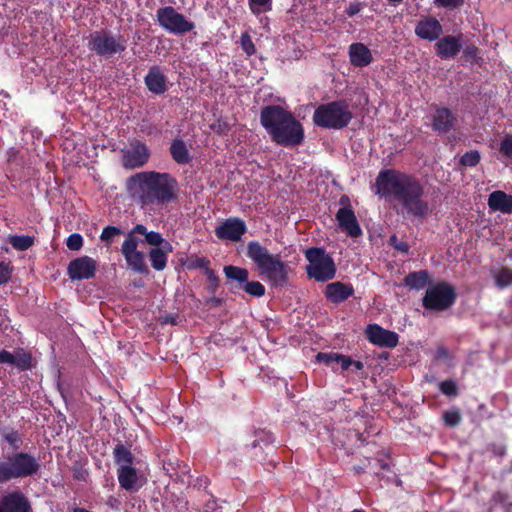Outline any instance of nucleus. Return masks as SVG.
<instances>
[{
    "label": "nucleus",
    "instance_id": "obj_27",
    "mask_svg": "<svg viewBox=\"0 0 512 512\" xmlns=\"http://www.w3.org/2000/svg\"><path fill=\"white\" fill-rule=\"evenodd\" d=\"M126 260L128 266L139 274H147L149 272L148 266L145 263L144 253L135 250L128 252H121Z\"/></svg>",
    "mask_w": 512,
    "mask_h": 512
},
{
    "label": "nucleus",
    "instance_id": "obj_4",
    "mask_svg": "<svg viewBox=\"0 0 512 512\" xmlns=\"http://www.w3.org/2000/svg\"><path fill=\"white\" fill-rule=\"evenodd\" d=\"M247 257L256 264L260 274L266 276L274 285H283L287 281L286 264L278 254L269 253L258 241L248 243Z\"/></svg>",
    "mask_w": 512,
    "mask_h": 512
},
{
    "label": "nucleus",
    "instance_id": "obj_56",
    "mask_svg": "<svg viewBox=\"0 0 512 512\" xmlns=\"http://www.w3.org/2000/svg\"><path fill=\"white\" fill-rule=\"evenodd\" d=\"M372 469L375 474H378L380 470H390V465L383 459H376Z\"/></svg>",
    "mask_w": 512,
    "mask_h": 512
},
{
    "label": "nucleus",
    "instance_id": "obj_58",
    "mask_svg": "<svg viewBox=\"0 0 512 512\" xmlns=\"http://www.w3.org/2000/svg\"><path fill=\"white\" fill-rule=\"evenodd\" d=\"M339 363L342 370H348L352 365V358L343 354H339Z\"/></svg>",
    "mask_w": 512,
    "mask_h": 512
},
{
    "label": "nucleus",
    "instance_id": "obj_31",
    "mask_svg": "<svg viewBox=\"0 0 512 512\" xmlns=\"http://www.w3.org/2000/svg\"><path fill=\"white\" fill-rule=\"evenodd\" d=\"M114 462L118 467L133 465L134 455L122 442H118L113 449Z\"/></svg>",
    "mask_w": 512,
    "mask_h": 512
},
{
    "label": "nucleus",
    "instance_id": "obj_59",
    "mask_svg": "<svg viewBox=\"0 0 512 512\" xmlns=\"http://www.w3.org/2000/svg\"><path fill=\"white\" fill-rule=\"evenodd\" d=\"M159 249H162V252L168 257V255L170 253L173 252V246L171 245L170 242H168L167 240H165L163 238V243H161V245L158 247Z\"/></svg>",
    "mask_w": 512,
    "mask_h": 512
},
{
    "label": "nucleus",
    "instance_id": "obj_62",
    "mask_svg": "<svg viewBox=\"0 0 512 512\" xmlns=\"http://www.w3.org/2000/svg\"><path fill=\"white\" fill-rule=\"evenodd\" d=\"M438 354L440 356L446 357L448 355V351L444 347H441L438 349Z\"/></svg>",
    "mask_w": 512,
    "mask_h": 512
},
{
    "label": "nucleus",
    "instance_id": "obj_22",
    "mask_svg": "<svg viewBox=\"0 0 512 512\" xmlns=\"http://www.w3.org/2000/svg\"><path fill=\"white\" fill-rule=\"evenodd\" d=\"M144 82L147 89L153 94L162 95L168 90L167 77L158 65H153L149 68Z\"/></svg>",
    "mask_w": 512,
    "mask_h": 512
},
{
    "label": "nucleus",
    "instance_id": "obj_20",
    "mask_svg": "<svg viewBox=\"0 0 512 512\" xmlns=\"http://www.w3.org/2000/svg\"><path fill=\"white\" fill-rule=\"evenodd\" d=\"M457 116L448 108H437L432 114V129L439 134H447L455 128Z\"/></svg>",
    "mask_w": 512,
    "mask_h": 512
},
{
    "label": "nucleus",
    "instance_id": "obj_19",
    "mask_svg": "<svg viewBox=\"0 0 512 512\" xmlns=\"http://www.w3.org/2000/svg\"><path fill=\"white\" fill-rule=\"evenodd\" d=\"M0 512H33V509L28 497L16 490L1 497Z\"/></svg>",
    "mask_w": 512,
    "mask_h": 512
},
{
    "label": "nucleus",
    "instance_id": "obj_16",
    "mask_svg": "<svg viewBox=\"0 0 512 512\" xmlns=\"http://www.w3.org/2000/svg\"><path fill=\"white\" fill-rule=\"evenodd\" d=\"M0 364L12 366L19 371L31 370L34 366L31 352L23 348H16L13 352L0 350Z\"/></svg>",
    "mask_w": 512,
    "mask_h": 512
},
{
    "label": "nucleus",
    "instance_id": "obj_43",
    "mask_svg": "<svg viewBox=\"0 0 512 512\" xmlns=\"http://www.w3.org/2000/svg\"><path fill=\"white\" fill-rule=\"evenodd\" d=\"M240 44H241L242 50L248 56H252L255 54V52H256L255 45L252 41L251 36L247 32L242 33V35L240 37Z\"/></svg>",
    "mask_w": 512,
    "mask_h": 512
},
{
    "label": "nucleus",
    "instance_id": "obj_57",
    "mask_svg": "<svg viewBox=\"0 0 512 512\" xmlns=\"http://www.w3.org/2000/svg\"><path fill=\"white\" fill-rule=\"evenodd\" d=\"M224 299L219 297H210L205 301L207 307L211 308H219L223 305Z\"/></svg>",
    "mask_w": 512,
    "mask_h": 512
},
{
    "label": "nucleus",
    "instance_id": "obj_7",
    "mask_svg": "<svg viewBox=\"0 0 512 512\" xmlns=\"http://www.w3.org/2000/svg\"><path fill=\"white\" fill-rule=\"evenodd\" d=\"M309 264L306 273L310 279L317 282H327L333 279L337 269L333 258L322 247H310L304 252Z\"/></svg>",
    "mask_w": 512,
    "mask_h": 512
},
{
    "label": "nucleus",
    "instance_id": "obj_8",
    "mask_svg": "<svg viewBox=\"0 0 512 512\" xmlns=\"http://www.w3.org/2000/svg\"><path fill=\"white\" fill-rule=\"evenodd\" d=\"M457 293L453 285L440 281L426 289L422 305L426 310L445 311L455 303Z\"/></svg>",
    "mask_w": 512,
    "mask_h": 512
},
{
    "label": "nucleus",
    "instance_id": "obj_41",
    "mask_svg": "<svg viewBox=\"0 0 512 512\" xmlns=\"http://www.w3.org/2000/svg\"><path fill=\"white\" fill-rule=\"evenodd\" d=\"M272 0H248V5L251 12L255 15H258L262 8L266 10L271 9Z\"/></svg>",
    "mask_w": 512,
    "mask_h": 512
},
{
    "label": "nucleus",
    "instance_id": "obj_21",
    "mask_svg": "<svg viewBox=\"0 0 512 512\" xmlns=\"http://www.w3.org/2000/svg\"><path fill=\"white\" fill-rule=\"evenodd\" d=\"M354 292L352 284L336 281L326 285L324 296L329 302L340 304L353 296Z\"/></svg>",
    "mask_w": 512,
    "mask_h": 512
},
{
    "label": "nucleus",
    "instance_id": "obj_37",
    "mask_svg": "<svg viewBox=\"0 0 512 512\" xmlns=\"http://www.w3.org/2000/svg\"><path fill=\"white\" fill-rule=\"evenodd\" d=\"M481 155L477 150H470L461 156L459 165L463 167H475L480 163Z\"/></svg>",
    "mask_w": 512,
    "mask_h": 512
},
{
    "label": "nucleus",
    "instance_id": "obj_63",
    "mask_svg": "<svg viewBox=\"0 0 512 512\" xmlns=\"http://www.w3.org/2000/svg\"><path fill=\"white\" fill-rule=\"evenodd\" d=\"M352 512H365L364 510H361V509H355L353 510Z\"/></svg>",
    "mask_w": 512,
    "mask_h": 512
},
{
    "label": "nucleus",
    "instance_id": "obj_42",
    "mask_svg": "<svg viewBox=\"0 0 512 512\" xmlns=\"http://www.w3.org/2000/svg\"><path fill=\"white\" fill-rule=\"evenodd\" d=\"M440 391L448 397H456L458 395V387L455 381L445 380L439 384Z\"/></svg>",
    "mask_w": 512,
    "mask_h": 512
},
{
    "label": "nucleus",
    "instance_id": "obj_46",
    "mask_svg": "<svg viewBox=\"0 0 512 512\" xmlns=\"http://www.w3.org/2000/svg\"><path fill=\"white\" fill-rule=\"evenodd\" d=\"M486 450L489 453H491V455L493 457H497L500 459H502L507 453L506 445H504L503 443H496V442L489 443L486 447Z\"/></svg>",
    "mask_w": 512,
    "mask_h": 512
},
{
    "label": "nucleus",
    "instance_id": "obj_29",
    "mask_svg": "<svg viewBox=\"0 0 512 512\" xmlns=\"http://www.w3.org/2000/svg\"><path fill=\"white\" fill-rule=\"evenodd\" d=\"M430 282V276L427 270H420L408 273L403 284L411 289L421 290Z\"/></svg>",
    "mask_w": 512,
    "mask_h": 512
},
{
    "label": "nucleus",
    "instance_id": "obj_23",
    "mask_svg": "<svg viewBox=\"0 0 512 512\" xmlns=\"http://www.w3.org/2000/svg\"><path fill=\"white\" fill-rule=\"evenodd\" d=\"M443 32L441 23L434 17L420 20L415 27V34L424 40L435 41Z\"/></svg>",
    "mask_w": 512,
    "mask_h": 512
},
{
    "label": "nucleus",
    "instance_id": "obj_17",
    "mask_svg": "<svg viewBox=\"0 0 512 512\" xmlns=\"http://www.w3.org/2000/svg\"><path fill=\"white\" fill-rule=\"evenodd\" d=\"M463 37L464 35L459 33L438 38L434 45L436 55L441 59L455 58L463 48Z\"/></svg>",
    "mask_w": 512,
    "mask_h": 512
},
{
    "label": "nucleus",
    "instance_id": "obj_28",
    "mask_svg": "<svg viewBox=\"0 0 512 512\" xmlns=\"http://www.w3.org/2000/svg\"><path fill=\"white\" fill-rule=\"evenodd\" d=\"M170 154L177 164L186 165L191 161L189 150L182 139H174L171 142Z\"/></svg>",
    "mask_w": 512,
    "mask_h": 512
},
{
    "label": "nucleus",
    "instance_id": "obj_33",
    "mask_svg": "<svg viewBox=\"0 0 512 512\" xmlns=\"http://www.w3.org/2000/svg\"><path fill=\"white\" fill-rule=\"evenodd\" d=\"M148 257L152 268L156 271H163L167 267L168 257L162 252V249H150Z\"/></svg>",
    "mask_w": 512,
    "mask_h": 512
},
{
    "label": "nucleus",
    "instance_id": "obj_32",
    "mask_svg": "<svg viewBox=\"0 0 512 512\" xmlns=\"http://www.w3.org/2000/svg\"><path fill=\"white\" fill-rule=\"evenodd\" d=\"M461 50L463 53L462 56L466 62H469L470 64H482L483 58L481 56V51L475 43H464Z\"/></svg>",
    "mask_w": 512,
    "mask_h": 512
},
{
    "label": "nucleus",
    "instance_id": "obj_10",
    "mask_svg": "<svg viewBox=\"0 0 512 512\" xmlns=\"http://www.w3.org/2000/svg\"><path fill=\"white\" fill-rule=\"evenodd\" d=\"M87 47L99 57L110 58L125 51L126 41L121 35L114 36L110 32L101 30L90 35Z\"/></svg>",
    "mask_w": 512,
    "mask_h": 512
},
{
    "label": "nucleus",
    "instance_id": "obj_30",
    "mask_svg": "<svg viewBox=\"0 0 512 512\" xmlns=\"http://www.w3.org/2000/svg\"><path fill=\"white\" fill-rule=\"evenodd\" d=\"M145 234V226L143 224L135 225L126 235L122 244L121 252H130L137 250L140 239L137 235Z\"/></svg>",
    "mask_w": 512,
    "mask_h": 512
},
{
    "label": "nucleus",
    "instance_id": "obj_25",
    "mask_svg": "<svg viewBox=\"0 0 512 512\" xmlns=\"http://www.w3.org/2000/svg\"><path fill=\"white\" fill-rule=\"evenodd\" d=\"M349 58L355 67H366L373 61L370 49L363 43H353L349 46Z\"/></svg>",
    "mask_w": 512,
    "mask_h": 512
},
{
    "label": "nucleus",
    "instance_id": "obj_38",
    "mask_svg": "<svg viewBox=\"0 0 512 512\" xmlns=\"http://www.w3.org/2000/svg\"><path fill=\"white\" fill-rule=\"evenodd\" d=\"M496 285L500 288L512 285V270L509 268H502L495 276Z\"/></svg>",
    "mask_w": 512,
    "mask_h": 512
},
{
    "label": "nucleus",
    "instance_id": "obj_61",
    "mask_svg": "<svg viewBox=\"0 0 512 512\" xmlns=\"http://www.w3.org/2000/svg\"><path fill=\"white\" fill-rule=\"evenodd\" d=\"M353 469H354L356 474H361V473L365 472L366 465L364 464L363 466H360V465L354 466Z\"/></svg>",
    "mask_w": 512,
    "mask_h": 512
},
{
    "label": "nucleus",
    "instance_id": "obj_26",
    "mask_svg": "<svg viewBox=\"0 0 512 512\" xmlns=\"http://www.w3.org/2000/svg\"><path fill=\"white\" fill-rule=\"evenodd\" d=\"M488 205L493 211L512 213V197L503 191H493L488 197Z\"/></svg>",
    "mask_w": 512,
    "mask_h": 512
},
{
    "label": "nucleus",
    "instance_id": "obj_40",
    "mask_svg": "<svg viewBox=\"0 0 512 512\" xmlns=\"http://www.w3.org/2000/svg\"><path fill=\"white\" fill-rule=\"evenodd\" d=\"M121 234L122 231L120 228L109 225L102 230L100 239L106 243V246H109L112 243L113 238Z\"/></svg>",
    "mask_w": 512,
    "mask_h": 512
},
{
    "label": "nucleus",
    "instance_id": "obj_35",
    "mask_svg": "<svg viewBox=\"0 0 512 512\" xmlns=\"http://www.w3.org/2000/svg\"><path fill=\"white\" fill-rule=\"evenodd\" d=\"M254 437L255 439L252 441L250 445L253 449L257 447L263 449L264 446L266 447L275 441L273 434L264 429L256 430L254 432Z\"/></svg>",
    "mask_w": 512,
    "mask_h": 512
},
{
    "label": "nucleus",
    "instance_id": "obj_15",
    "mask_svg": "<svg viewBox=\"0 0 512 512\" xmlns=\"http://www.w3.org/2000/svg\"><path fill=\"white\" fill-rule=\"evenodd\" d=\"M247 226L244 220L238 217H230L216 227L215 235L218 239L238 242L246 234Z\"/></svg>",
    "mask_w": 512,
    "mask_h": 512
},
{
    "label": "nucleus",
    "instance_id": "obj_5",
    "mask_svg": "<svg viewBox=\"0 0 512 512\" xmlns=\"http://www.w3.org/2000/svg\"><path fill=\"white\" fill-rule=\"evenodd\" d=\"M40 464L30 453L17 451L0 459V485L38 473Z\"/></svg>",
    "mask_w": 512,
    "mask_h": 512
},
{
    "label": "nucleus",
    "instance_id": "obj_14",
    "mask_svg": "<svg viewBox=\"0 0 512 512\" xmlns=\"http://www.w3.org/2000/svg\"><path fill=\"white\" fill-rule=\"evenodd\" d=\"M97 263L89 256H82L70 261L67 275L71 280H87L95 276Z\"/></svg>",
    "mask_w": 512,
    "mask_h": 512
},
{
    "label": "nucleus",
    "instance_id": "obj_48",
    "mask_svg": "<svg viewBox=\"0 0 512 512\" xmlns=\"http://www.w3.org/2000/svg\"><path fill=\"white\" fill-rule=\"evenodd\" d=\"M208 280L207 290L210 294L214 295L219 287V278L211 268L205 271Z\"/></svg>",
    "mask_w": 512,
    "mask_h": 512
},
{
    "label": "nucleus",
    "instance_id": "obj_55",
    "mask_svg": "<svg viewBox=\"0 0 512 512\" xmlns=\"http://www.w3.org/2000/svg\"><path fill=\"white\" fill-rule=\"evenodd\" d=\"M361 9H362L361 3L353 2V3L349 4V6L346 8L345 12L349 17H353L356 14H358L361 11Z\"/></svg>",
    "mask_w": 512,
    "mask_h": 512
},
{
    "label": "nucleus",
    "instance_id": "obj_11",
    "mask_svg": "<svg viewBox=\"0 0 512 512\" xmlns=\"http://www.w3.org/2000/svg\"><path fill=\"white\" fill-rule=\"evenodd\" d=\"M156 17L163 29L175 35L186 34L195 28V24L177 12L173 6L159 8Z\"/></svg>",
    "mask_w": 512,
    "mask_h": 512
},
{
    "label": "nucleus",
    "instance_id": "obj_3",
    "mask_svg": "<svg viewBox=\"0 0 512 512\" xmlns=\"http://www.w3.org/2000/svg\"><path fill=\"white\" fill-rule=\"evenodd\" d=\"M127 184L138 185L144 206H165L178 198V181L166 172L142 171L132 175Z\"/></svg>",
    "mask_w": 512,
    "mask_h": 512
},
{
    "label": "nucleus",
    "instance_id": "obj_39",
    "mask_svg": "<svg viewBox=\"0 0 512 512\" xmlns=\"http://www.w3.org/2000/svg\"><path fill=\"white\" fill-rule=\"evenodd\" d=\"M339 354L340 353H335V352H328V353L319 352L316 355V359L318 362L323 363V364L335 369L334 365L339 363V359H338Z\"/></svg>",
    "mask_w": 512,
    "mask_h": 512
},
{
    "label": "nucleus",
    "instance_id": "obj_52",
    "mask_svg": "<svg viewBox=\"0 0 512 512\" xmlns=\"http://www.w3.org/2000/svg\"><path fill=\"white\" fill-rule=\"evenodd\" d=\"M3 437H4L5 441L8 442L15 449H18L22 444L21 437H20L19 433L15 430H12V431L4 434Z\"/></svg>",
    "mask_w": 512,
    "mask_h": 512
},
{
    "label": "nucleus",
    "instance_id": "obj_50",
    "mask_svg": "<svg viewBox=\"0 0 512 512\" xmlns=\"http://www.w3.org/2000/svg\"><path fill=\"white\" fill-rule=\"evenodd\" d=\"M13 267L10 262H0V284H6L10 281Z\"/></svg>",
    "mask_w": 512,
    "mask_h": 512
},
{
    "label": "nucleus",
    "instance_id": "obj_18",
    "mask_svg": "<svg viewBox=\"0 0 512 512\" xmlns=\"http://www.w3.org/2000/svg\"><path fill=\"white\" fill-rule=\"evenodd\" d=\"M365 332L369 342L380 347L394 348L399 343L396 332L386 330L378 324H369Z\"/></svg>",
    "mask_w": 512,
    "mask_h": 512
},
{
    "label": "nucleus",
    "instance_id": "obj_54",
    "mask_svg": "<svg viewBox=\"0 0 512 512\" xmlns=\"http://www.w3.org/2000/svg\"><path fill=\"white\" fill-rule=\"evenodd\" d=\"M160 323L162 325H178L179 324V315L176 313L168 314L165 316H162L160 318Z\"/></svg>",
    "mask_w": 512,
    "mask_h": 512
},
{
    "label": "nucleus",
    "instance_id": "obj_53",
    "mask_svg": "<svg viewBox=\"0 0 512 512\" xmlns=\"http://www.w3.org/2000/svg\"><path fill=\"white\" fill-rule=\"evenodd\" d=\"M389 243L399 252L408 253L410 246L405 241H399L395 235H392L389 239Z\"/></svg>",
    "mask_w": 512,
    "mask_h": 512
},
{
    "label": "nucleus",
    "instance_id": "obj_9",
    "mask_svg": "<svg viewBox=\"0 0 512 512\" xmlns=\"http://www.w3.org/2000/svg\"><path fill=\"white\" fill-rule=\"evenodd\" d=\"M223 272L227 278V284L230 286L231 293L238 290L245 291L252 297H262L265 295V287L259 281H249V271L246 268L234 265H226Z\"/></svg>",
    "mask_w": 512,
    "mask_h": 512
},
{
    "label": "nucleus",
    "instance_id": "obj_12",
    "mask_svg": "<svg viewBox=\"0 0 512 512\" xmlns=\"http://www.w3.org/2000/svg\"><path fill=\"white\" fill-rule=\"evenodd\" d=\"M120 152L121 164L129 170L144 167L151 157L150 148L145 142L137 138L129 139L128 146L121 149Z\"/></svg>",
    "mask_w": 512,
    "mask_h": 512
},
{
    "label": "nucleus",
    "instance_id": "obj_2",
    "mask_svg": "<svg viewBox=\"0 0 512 512\" xmlns=\"http://www.w3.org/2000/svg\"><path fill=\"white\" fill-rule=\"evenodd\" d=\"M260 123L271 140L284 147H295L304 141V128L294 115L280 105L261 108Z\"/></svg>",
    "mask_w": 512,
    "mask_h": 512
},
{
    "label": "nucleus",
    "instance_id": "obj_6",
    "mask_svg": "<svg viewBox=\"0 0 512 512\" xmlns=\"http://www.w3.org/2000/svg\"><path fill=\"white\" fill-rule=\"evenodd\" d=\"M353 118L346 100H336L319 105L313 113V123L317 127L340 130L348 126Z\"/></svg>",
    "mask_w": 512,
    "mask_h": 512
},
{
    "label": "nucleus",
    "instance_id": "obj_60",
    "mask_svg": "<svg viewBox=\"0 0 512 512\" xmlns=\"http://www.w3.org/2000/svg\"><path fill=\"white\" fill-rule=\"evenodd\" d=\"M351 367H353L352 371L362 370L364 368V364L361 361H355V360L352 359Z\"/></svg>",
    "mask_w": 512,
    "mask_h": 512
},
{
    "label": "nucleus",
    "instance_id": "obj_44",
    "mask_svg": "<svg viewBox=\"0 0 512 512\" xmlns=\"http://www.w3.org/2000/svg\"><path fill=\"white\" fill-rule=\"evenodd\" d=\"M145 237V241L147 244L154 246V248H158L161 243H163V237L161 233L156 231H148L145 227V234H142Z\"/></svg>",
    "mask_w": 512,
    "mask_h": 512
},
{
    "label": "nucleus",
    "instance_id": "obj_1",
    "mask_svg": "<svg viewBox=\"0 0 512 512\" xmlns=\"http://www.w3.org/2000/svg\"><path fill=\"white\" fill-rule=\"evenodd\" d=\"M375 193L398 203L409 217L425 219L432 209L425 196V184L415 174L388 168L379 171L375 179Z\"/></svg>",
    "mask_w": 512,
    "mask_h": 512
},
{
    "label": "nucleus",
    "instance_id": "obj_13",
    "mask_svg": "<svg viewBox=\"0 0 512 512\" xmlns=\"http://www.w3.org/2000/svg\"><path fill=\"white\" fill-rule=\"evenodd\" d=\"M339 204L341 207L335 215L338 227L352 238L361 236L362 229L358 223L355 212L351 207L350 198L347 195H342L339 199Z\"/></svg>",
    "mask_w": 512,
    "mask_h": 512
},
{
    "label": "nucleus",
    "instance_id": "obj_51",
    "mask_svg": "<svg viewBox=\"0 0 512 512\" xmlns=\"http://www.w3.org/2000/svg\"><path fill=\"white\" fill-rule=\"evenodd\" d=\"M465 0H434V4L437 7L446 9H457L464 5Z\"/></svg>",
    "mask_w": 512,
    "mask_h": 512
},
{
    "label": "nucleus",
    "instance_id": "obj_36",
    "mask_svg": "<svg viewBox=\"0 0 512 512\" xmlns=\"http://www.w3.org/2000/svg\"><path fill=\"white\" fill-rule=\"evenodd\" d=\"M188 270L203 269L204 272L210 269V260L206 257L192 256L185 263Z\"/></svg>",
    "mask_w": 512,
    "mask_h": 512
},
{
    "label": "nucleus",
    "instance_id": "obj_24",
    "mask_svg": "<svg viewBox=\"0 0 512 512\" xmlns=\"http://www.w3.org/2000/svg\"><path fill=\"white\" fill-rule=\"evenodd\" d=\"M117 478L122 489L129 492H137L140 488L139 475L133 465H125L117 468Z\"/></svg>",
    "mask_w": 512,
    "mask_h": 512
},
{
    "label": "nucleus",
    "instance_id": "obj_49",
    "mask_svg": "<svg viewBox=\"0 0 512 512\" xmlns=\"http://www.w3.org/2000/svg\"><path fill=\"white\" fill-rule=\"evenodd\" d=\"M499 152L505 157L512 159V134H508L502 139Z\"/></svg>",
    "mask_w": 512,
    "mask_h": 512
},
{
    "label": "nucleus",
    "instance_id": "obj_45",
    "mask_svg": "<svg viewBox=\"0 0 512 512\" xmlns=\"http://www.w3.org/2000/svg\"><path fill=\"white\" fill-rule=\"evenodd\" d=\"M443 420L446 426L455 427L461 421V414L459 410H449L443 414Z\"/></svg>",
    "mask_w": 512,
    "mask_h": 512
},
{
    "label": "nucleus",
    "instance_id": "obj_47",
    "mask_svg": "<svg viewBox=\"0 0 512 512\" xmlns=\"http://www.w3.org/2000/svg\"><path fill=\"white\" fill-rule=\"evenodd\" d=\"M66 246L71 251H78L83 246V237L78 233H73L68 236Z\"/></svg>",
    "mask_w": 512,
    "mask_h": 512
},
{
    "label": "nucleus",
    "instance_id": "obj_34",
    "mask_svg": "<svg viewBox=\"0 0 512 512\" xmlns=\"http://www.w3.org/2000/svg\"><path fill=\"white\" fill-rule=\"evenodd\" d=\"M35 238L29 235H12L9 243L17 251H26L34 245Z\"/></svg>",
    "mask_w": 512,
    "mask_h": 512
}]
</instances>
